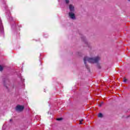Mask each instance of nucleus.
I'll list each match as a JSON object with an SVG mask.
<instances>
[{
	"label": "nucleus",
	"instance_id": "4",
	"mask_svg": "<svg viewBox=\"0 0 130 130\" xmlns=\"http://www.w3.org/2000/svg\"><path fill=\"white\" fill-rule=\"evenodd\" d=\"M98 116V117H103V115L102 114V113H99Z\"/></svg>",
	"mask_w": 130,
	"mask_h": 130
},
{
	"label": "nucleus",
	"instance_id": "1",
	"mask_svg": "<svg viewBox=\"0 0 130 130\" xmlns=\"http://www.w3.org/2000/svg\"><path fill=\"white\" fill-rule=\"evenodd\" d=\"M100 59V57H96L95 58H90L88 57H85L84 58V61L86 66V63H87V61H88V62H90V63H95L96 62H98Z\"/></svg>",
	"mask_w": 130,
	"mask_h": 130
},
{
	"label": "nucleus",
	"instance_id": "5",
	"mask_svg": "<svg viewBox=\"0 0 130 130\" xmlns=\"http://www.w3.org/2000/svg\"><path fill=\"white\" fill-rule=\"evenodd\" d=\"M3 67H2V66H0V71L2 72V71H3Z\"/></svg>",
	"mask_w": 130,
	"mask_h": 130
},
{
	"label": "nucleus",
	"instance_id": "3",
	"mask_svg": "<svg viewBox=\"0 0 130 130\" xmlns=\"http://www.w3.org/2000/svg\"><path fill=\"white\" fill-rule=\"evenodd\" d=\"M24 107L23 106L18 105L16 108L17 111H22Z\"/></svg>",
	"mask_w": 130,
	"mask_h": 130
},
{
	"label": "nucleus",
	"instance_id": "12",
	"mask_svg": "<svg viewBox=\"0 0 130 130\" xmlns=\"http://www.w3.org/2000/svg\"><path fill=\"white\" fill-rule=\"evenodd\" d=\"M128 2H130V0H128Z\"/></svg>",
	"mask_w": 130,
	"mask_h": 130
},
{
	"label": "nucleus",
	"instance_id": "2",
	"mask_svg": "<svg viewBox=\"0 0 130 130\" xmlns=\"http://www.w3.org/2000/svg\"><path fill=\"white\" fill-rule=\"evenodd\" d=\"M69 10L70 11L69 14L70 18H71V19H72L73 20H75V19H76V16H75V13H74V12H75V7H74L73 5L70 4L69 5Z\"/></svg>",
	"mask_w": 130,
	"mask_h": 130
},
{
	"label": "nucleus",
	"instance_id": "9",
	"mask_svg": "<svg viewBox=\"0 0 130 130\" xmlns=\"http://www.w3.org/2000/svg\"><path fill=\"white\" fill-rule=\"evenodd\" d=\"M126 81H127L126 79H124V80H123V82H124V83H125V82H126Z\"/></svg>",
	"mask_w": 130,
	"mask_h": 130
},
{
	"label": "nucleus",
	"instance_id": "11",
	"mask_svg": "<svg viewBox=\"0 0 130 130\" xmlns=\"http://www.w3.org/2000/svg\"><path fill=\"white\" fill-rule=\"evenodd\" d=\"M10 121H12V119H10Z\"/></svg>",
	"mask_w": 130,
	"mask_h": 130
},
{
	"label": "nucleus",
	"instance_id": "7",
	"mask_svg": "<svg viewBox=\"0 0 130 130\" xmlns=\"http://www.w3.org/2000/svg\"><path fill=\"white\" fill-rule=\"evenodd\" d=\"M66 4H69L70 3V1L69 0H65Z\"/></svg>",
	"mask_w": 130,
	"mask_h": 130
},
{
	"label": "nucleus",
	"instance_id": "10",
	"mask_svg": "<svg viewBox=\"0 0 130 130\" xmlns=\"http://www.w3.org/2000/svg\"><path fill=\"white\" fill-rule=\"evenodd\" d=\"M57 120H61V118H57Z\"/></svg>",
	"mask_w": 130,
	"mask_h": 130
},
{
	"label": "nucleus",
	"instance_id": "8",
	"mask_svg": "<svg viewBox=\"0 0 130 130\" xmlns=\"http://www.w3.org/2000/svg\"><path fill=\"white\" fill-rule=\"evenodd\" d=\"M102 104H103V102H102V103L99 105V106L101 107V106H102Z\"/></svg>",
	"mask_w": 130,
	"mask_h": 130
},
{
	"label": "nucleus",
	"instance_id": "6",
	"mask_svg": "<svg viewBox=\"0 0 130 130\" xmlns=\"http://www.w3.org/2000/svg\"><path fill=\"white\" fill-rule=\"evenodd\" d=\"M84 120H83V119H81L80 120V123H79V124H82V122Z\"/></svg>",
	"mask_w": 130,
	"mask_h": 130
}]
</instances>
